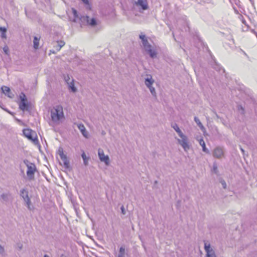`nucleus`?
<instances>
[{
    "label": "nucleus",
    "mask_w": 257,
    "mask_h": 257,
    "mask_svg": "<svg viewBox=\"0 0 257 257\" xmlns=\"http://www.w3.org/2000/svg\"><path fill=\"white\" fill-rule=\"evenodd\" d=\"M215 69L219 72H220L221 70H222L223 72H224V70L223 68H222L221 67H220V66H219V65H217V67L215 68Z\"/></svg>",
    "instance_id": "obj_36"
},
{
    "label": "nucleus",
    "mask_w": 257,
    "mask_h": 257,
    "mask_svg": "<svg viewBox=\"0 0 257 257\" xmlns=\"http://www.w3.org/2000/svg\"><path fill=\"white\" fill-rule=\"evenodd\" d=\"M1 89L3 92L9 97L12 98L14 96V95L11 92V90L9 87L4 86L2 87Z\"/></svg>",
    "instance_id": "obj_15"
},
{
    "label": "nucleus",
    "mask_w": 257,
    "mask_h": 257,
    "mask_svg": "<svg viewBox=\"0 0 257 257\" xmlns=\"http://www.w3.org/2000/svg\"><path fill=\"white\" fill-rule=\"evenodd\" d=\"M241 51L243 52V54H244L246 56L248 57V56H247V54L245 53V52L243 51L242 50H241Z\"/></svg>",
    "instance_id": "obj_45"
},
{
    "label": "nucleus",
    "mask_w": 257,
    "mask_h": 257,
    "mask_svg": "<svg viewBox=\"0 0 257 257\" xmlns=\"http://www.w3.org/2000/svg\"><path fill=\"white\" fill-rule=\"evenodd\" d=\"M135 5L140 7L143 10H146L148 8L147 0H137L135 2Z\"/></svg>",
    "instance_id": "obj_13"
},
{
    "label": "nucleus",
    "mask_w": 257,
    "mask_h": 257,
    "mask_svg": "<svg viewBox=\"0 0 257 257\" xmlns=\"http://www.w3.org/2000/svg\"><path fill=\"white\" fill-rule=\"evenodd\" d=\"M242 23L245 25V27L242 28L243 31H247L248 29V26L246 24L245 21L244 19L241 20Z\"/></svg>",
    "instance_id": "obj_28"
},
{
    "label": "nucleus",
    "mask_w": 257,
    "mask_h": 257,
    "mask_svg": "<svg viewBox=\"0 0 257 257\" xmlns=\"http://www.w3.org/2000/svg\"><path fill=\"white\" fill-rule=\"evenodd\" d=\"M220 183L221 184V185H222V187L224 189H226V182H225L224 180H221L220 181Z\"/></svg>",
    "instance_id": "obj_35"
},
{
    "label": "nucleus",
    "mask_w": 257,
    "mask_h": 257,
    "mask_svg": "<svg viewBox=\"0 0 257 257\" xmlns=\"http://www.w3.org/2000/svg\"><path fill=\"white\" fill-rule=\"evenodd\" d=\"M51 117L53 122L55 123H59L60 120L64 117L62 107L60 105H57L52 109Z\"/></svg>",
    "instance_id": "obj_1"
},
{
    "label": "nucleus",
    "mask_w": 257,
    "mask_h": 257,
    "mask_svg": "<svg viewBox=\"0 0 257 257\" xmlns=\"http://www.w3.org/2000/svg\"><path fill=\"white\" fill-rule=\"evenodd\" d=\"M2 38H3V39H6L7 38V36H6V32H2Z\"/></svg>",
    "instance_id": "obj_39"
},
{
    "label": "nucleus",
    "mask_w": 257,
    "mask_h": 257,
    "mask_svg": "<svg viewBox=\"0 0 257 257\" xmlns=\"http://www.w3.org/2000/svg\"><path fill=\"white\" fill-rule=\"evenodd\" d=\"M39 40H40V38H38L36 36L34 37V40H33V46H34V48L35 49H37L39 47Z\"/></svg>",
    "instance_id": "obj_22"
},
{
    "label": "nucleus",
    "mask_w": 257,
    "mask_h": 257,
    "mask_svg": "<svg viewBox=\"0 0 257 257\" xmlns=\"http://www.w3.org/2000/svg\"><path fill=\"white\" fill-rule=\"evenodd\" d=\"M154 81V80L152 78V76L151 75H147V78L145 79V84L146 86L149 88L152 86Z\"/></svg>",
    "instance_id": "obj_14"
},
{
    "label": "nucleus",
    "mask_w": 257,
    "mask_h": 257,
    "mask_svg": "<svg viewBox=\"0 0 257 257\" xmlns=\"http://www.w3.org/2000/svg\"><path fill=\"white\" fill-rule=\"evenodd\" d=\"M83 1V2L84 3V4H88V0H82Z\"/></svg>",
    "instance_id": "obj_40"
},
{
    "label": "nucleus",
    "mask_w": 257,
    "mask_h": 257,
    "mask_svg": "<svg viewBox=\"0 0 257 257\" xmlns=\"http://www.w3.org/2000/svg\"><path fill=\"white\" fill-rule=\"evenodd\" d=\"M0 31L1 32H6L7 29L5 27H0Z\"/></svg>",
    "instance_id": "obj_38"
},
{
    "label": "nucleus",
    "mask_w": 257,
    "mask_h": 257,
    "mask_svg": "<svg viewBox=\"0 0 257 257\" xmlns=\"http://www.w3.org/2000/svg\"><path fill=\"white\" fill-rule=\"evenodd\" d=\"M65 80L68 84L69 89H70L73 92H75L77 90V89L74 86L73 80H71L68 75L65 77Z\"/></svg>",
    "instance_id": "obj_12"
},
{
    "label": "nucleus",
    "mask_w": 257,
    "mask_h": 257,
    "mask_svg": "<svg viewBox=\"0 0 257 257\" xmlns=\"http://www.w3.org/2000/svg\"><path fill=\"white\" fill-rule=\"evenodd\" d=\"M64 45L65 42L63 41H58L56 42V45L54 47L57 51H59Z\"/></svg>",
    "instance_id": "obj_20"
},
{
    "label": "nucleus",
    "mask_w": 257,
    "mask_h": 257,
    "mask_svg": "<svg viewBox=\"0 0 257 257\" xmlns=\"http://www.w3.org/2000/svg\"><path fill=\"white\" fill-rule=\"evenodd\" d=\"M237 111L241 114H243L244 113V109L241 105L237 106Z\"/></svg>",
    "instance_id": "obj_27"
},
{
    "label": "nucleus",
    "mask_w": 257,
    "mask_h": 257,
    "mask_svg": "<svg viewBox=\"0 0 257 257\" xmlns=\"http://www.w3.org/2000/svg\"><path fill=\"white\" fill-rule=\"evenodd\" d=\"M179 137L181 139H177L178 144L183 148L185 152L188 151L190 148V146L189 144L187 137L184 134Z\"/></svg>",
    "instance_id": "obj_4"
},
{
    "label": "nucleus",
    "mask_w": 257,
    "mask_h": 257,
    "mask_svg": "<svg viewBox=\"0 0 257 257\" xmlns=\"http://www.w3.org/2000/svg\"><path fill=\"white\" fill-rule=\"evenodd\" d=\"M143 47L145 51L147 52V53L150 55V56L152 58H154L157 56V53L155 50L152 49V46L149 43V42H147L146 43H144L143 44Z\"/></svg>",
    "instance_id": "obj_8"
},
{
    "label": "nucleus",
    "mask_w": 257,
    "mask_h": 257,
    "mask_svg": "<svg viewBox=\"0 0 257 257\" xmlns=\"http://www.w3.org/2000/svg\"><path fill=\"white\" fill-rule=\"evenodd\" d=\"M44 257H49V255H47V254H45V255H44Z\"/></svg>",
    "instance_id": "obj_47"
},
{
    "label": "nucleus",
    "mask_w": 257,
    "mask_h": 257,
    "mask_svg": "<svg viewBox=\"0 0 257 257\" xmlns=\"http://www.w3.org/2000/svg\"><path fill=\"white\" fill-rule=\"evenodd\" d=\"M224 151L223 147H217L213 151V156L217 159H221L224 156Z\"/></svg>",
    "instance_id": "obj_9"
},
{
    "label": "nucleus",
    "mask_w": 257,
    "mask_h": 257,
    "mask_svg": "<svg viewBox=\"0 0 257 257\" xmlns=\"http://www.w3.org/2000/svg\"><path fill=\"white\" fill-rule=\"evenodd\" d=\"M200 145L202 147V151L207 154L209 153V150L206 148V145L203 139L201 137V138L197 139Z\"/></svg>",
    "instance_id": "obj_17"
},
{
    "label": "nucleus",
    "mask_w": 257,
    "mask_h": 257,
    "mask_svg": "<svg viewBox=\"0 0 257 257\" xmlns=\"http://www.w3.org/2000/svg\"><path fill=\"white\" fill-rule=\"evenodd\" d=\"M59 155L62 160H65L66 158H67V156L63 154L62 150L61 151H59Z\"/></svg>",
    "instance_id": "obj_32"
},
{
    "label": "nucleus",
    "mask_w": 257,
    "mask_h": 257,
    "mask_svg": "<svg viewBox=\"0 0 257 257\" xmlns=\"http://www.w3.org/2000/svg\"><path fill=\"white\" fill-rule=\"evenodd\" d=\"M21 102L19 103V108L23 111H29L28 104L27 103V100L24 93H22L20 95Z\"/></svg>",
    "instance_id": "obj_5"
},
{
    "label": "nucleus",
    "mask_w": 257,
    "mask_h": 257,
    "mask_svg": "<svg viewBox=\"0 0 257 257\" xmlns=\"http://www.w3.org/2000/svg\"><path fill=\"white\" fill-rule=\"evenodd\" d=\"M22 246H23V245H22V244H19V245H18V247H19V248L20 249H21L22 248Z\"/></svg>",
    "instance_id": "obj_41"
},
{
    "label": "nucleus",
    "mask_w": 257,
    "mask_h": 257,
    "mask_svg": "<svg viewBox=\"0 0 257 257\" xmlns=\"http://www.w3.org/2000/svg\"><path fill=\"white\" fill-rule=\"evenodd\" d=\"M1 197L4 201L8 202L11 199L12 196L10 193H6L2 194Z\"/></svg>",
    "instance_id": "obj_19"
},
{
    "label": "nucleus",
    "mask_w": 257,
    "mask_h": 257,
    "mask_svg": "<svg viewBox=\"0 0 257 257\" xmlns=\"http://www.w3.org/2000/svg\"><path fill=\"white\" fill-rule=\"evenodd\" d=\"M81 157L82 158V159L83 160V163H84V164L85 165V166H87L88 165V160H89V158L88 157H87L85 153L83 152L82 155H81Z\"/></svg>",
    "instance_id": "obj_25"
},
{
    "label": "nucleus",
    "mask_w": 257,
    "mask_h": 257,
    "mask_svg": "<svg viewBox=\"0 0 257 257\" xmlns=\"http://www.w3.org/2000/svg\"><path fill=\"white\" fill-rule=\"evenodd\" d=\"M23 162L27 167V175L29 180H33L34 179V174L37 171L36 165L27 159L24 160Z\"/></svg>",
    "instance_id": "obj_3"
},
{
    "label": "nucleus",
    "mask_w": 257,
    "mask_h": 257,
    "mask_svg": "<svg viewBox=\"0 0 257 257\" xmlns=\"http://www.w3.org/2000/svg\"><path fill=\"white\" fill-rule=\"evenodd\" d=\"M251 31L253 33L255 34L256 35V37H257V34H256V32H255L253 30H251Z\"/></svg>",
    "instance_id": "obj_43"
},
{
    "label": "nucleus",
    "mask_w": 257,
    "mask_h": 257,
    "mask_svg": "<svg viewBox=\"0 0 257 257\" xmlns=\"http://www.w3.org/2000/svg\"><path fill=\"white\" fill-rule=\"evenodd\" d=\"M139 37L142 40V42L143 44L144 43H146L147 42H148L146 36L143 34L142 33H141V34L140 35Z\"/></svg>",
    "instance_id": "obj_26"
},
{
    "label": "nucleus",
    "mask_w": 257,
    "mask_h": 257,
    "mask_svg": "<svg viewBox=\"0 0 257 257\" xmlns=\"http://www.w3.org/2000/svg\"><path fill=\"white\" fill-rule=\"evenodd\" d=\"M120 209H121V211L122 214H125V209H124V207L123 206H122L121 207Z\"/></svg>",
    "instance_id": "obj_37"
},
{
    "label": "nucleus",
    "mask_w": 257,
    "mask_h": 257,
    "mask_svg": "<svg viewBox=\"0 0 257 257\" xmlns=\"http://www.w3.org/2000/svg\"><path fill=\"white\" fill-rule=\"evenodd\" d=\"M23 134L24 136L30 140L33 141L34 142L35 140H37L36 133L31 129H24L23 130Z\"/></svg>",
    "instance_id": "obj_7"
},
{
    "label": "nucleus",
    "mask_w": 257,
    "mask_h": 257,
    "mask_svg": "<svg viewBox=\"0 0 257 257\" xmlns=\"http://www.w3.org/2000/svg\"><path fill=\"white\" fill-rule=\"evenodd\" d=\"M20 196L24 199V201L26 203L28 209L31 210V200L28 196V191L26 189H22L20 191Z\"/></svg>",
    "instance_id": "obj_10"
},
{
    "label": "nucleus",
    "mask_w": 257,
    "mask_h": 257,
    "mask_svg": "<svg viewBox=\"0 0 257 257\" xmlns=\"http://www.w3.org/2000/svg\"><path fill=\"white\" fill-rule=\"evenodd\" d=\"M96 21L94 18H89V22L87 23V25L90 26L91 27H94L96 25Z\"/></svg>",
    "instance_id": "obj_24"
},
{
    "label": "nucleus",
    "mask_w": 257,
    "mask_h": 257,
    "mask_svg": "<svg viewBox=\"0 0 257 257\" xmlns=\"http://www.w3.org/2000/svg\"><path fill=\"white\" fill-rule=\"evenodd\" d=\"M77 127H78V129L81 132L82 135L85 138H87L88 133H87V132L85 128L84 125L82 123H79L77 124Z\"/></svg>",
    "instance_id": "obj_16"
},
{
    "label": "nucleus",
    "mask_w": 257,
    "mask_h": 257,
    "mask_svg": "<svg viewBox=\"0 0 257 257\" xmlns=\"http://www.w3.org/2000/svg\"><path fill=\"white\" fill-rule=\"evenodd\" d=\"M62 161L63 162L65 167L66 168H68L69 166V162L67 158H66L65 160H62Z\"/></svg>",
    "instance_id": "obj_30"
},
{
    "label": "nucleus",
    "mask_w": 257,
    "mask_h": 257,
    "mask_svg": "<svg viewBox=\"0 0 257 257\" xmlns=\"http://www.w3.org/2000/svg\"><path fill=\"white\" fill-rule=\"evenodd\" d=\"M148 88L149 89L152 95L154 96H156V92L155 88L154 87H153L152 86H151L150 87H149Z\"/></svg>",
    "instance_id": "obj_29"
},
{
    "label": "nucleus",
    "mask_w": 257,
    "mask_h": 257,
    "mask_svg": "<svg viewBox=\"0 0 257 257\" xmlns=\"http://www.w3.org/2000/svg\"><path fill=\"white\" fill-rule=\"evenodd\" d=\"M212 171L215 174H217L218 172L217 166L215 163H214L213 165Z\"/></svg>",
    "instance_id": "obj_33"
},
{
    "label": "nucleus",
    "mask_w": 257,
    "mask_h": 257,
    "mask_svg": "<svg viewBox=\"0 0 257 257\" xmlns=\"http://www.w3.org/2000/svg\"><path fill=\"white\" fill-rule=\"evenodd\" d=\"M60 257H66L65 255L62 254L61 255Z\"/></svg>",
    "instance_id": "obj_44"
},
{
    "label": "nucleus",
    "mask_w": 257,
    "mask_h": 257,
    "mask_svg": "<svg viewBox=\"0 0 257 257\" xmlns=\"http://www.w3.org/2000/svg\"><path fill=\"white\" fill-rule=\"evenodd\" d=\"M3 109H4L5 110H6V111H7L8 112H9V113L10 114H12V112H11L10 111H9L8 109H5V108H3Z\"/></svg>",
    "instance_id": "obj_42"
},
{
    "label": "nucleus",
    "mask_w": 257,
    "mask_h": 257,
    "mask_svg": "<svg viewBox=\"0 0 257 257\" xmlns=\"http://www.w3.org/2000/svg\"><path fill=\"white\" fill-rule=\"evenodd\" d=\"M204 249L206 252V257H216L214 251L211 248L209 243H204Z\"/></svg>",
    "instance_id": "obj_11"
},
{
    "label": "nucleus",
    "mask_w": 257,
    "mask_h": 257,
    "mask_svg": "<svg viewBox=\"0 0 257 257\" xmlns=\"http://www.w3.org/2000/svg\"><path fill=\"white\" fill-rule=\"evenodd\" d=\"M72 12L73 14V18L69 17L70 20L73 22H77L78 21H80L81 22V25H87V23L89 22V17L87 16H83L79 17L77 11L74 9L72 8Z\"/></svg>",
    "instance_id": "obj_2"
},
{
    "label": "nucleus",
    "mask_w": 257,
    "mask_h": 257,
    "mask_svg": "<svg viewBox=\"0 0 257 257\" xmlns=\"http://www.w3.org/2000/svg\"><path fill=\"white\" fill-rule=\"evenodd\" d=\"M98 155L101 162H103L106 166H108L109 165V158L108 155H105L102 149L99 148L98 150Z\"/></svg>",
    "instance_id": "obj_6"
},
{
    "label": "nucleus",
    "mask_w": 257,
    "mask_h": 257,
    "mask_svg": "<svg viewBox=\"0 0 257 257\" xmlns=\"http://www.w3.org/2000/svg\"><path fill=\"white\" fill-rule=\"evenodd\" d=\"M6 255L4 247L0 245V255L1 256H5Z\"/></svg>",
    "instance_id": "obj_31"
},
{
    "label": "nucleus",
    "mask_w": 257,
    "mask_h": 257,
    "mask_svg": "<svg viewBox=\"0 0 257 257\" xmlns=\"http://www.w3.org/2000/svg\"><path fill=\"white\" fill-rule=\"evenodd\" d=\"M127 254L125 253L124 246H121L119 248L117 257H127Z\"/></svg>",
    "instance_id": "obj_18"
},
{
    "label": "nucleus",
    "mask_w": 257,
    "mask_h": 257,
    "mask_svg": "<svg viewBox=\"0 0 257 257\" xmlns=\"http://www.w3.org/2000/svg\"><path fill=\"white\" fill-rule=\"evenodd\" d=\"M172 127L175 130V131L177 133L179 136H180L181 135L184 134L180 128L179 127L178 125L176 123H174L172 125Z\"/></svg>",
    "instance_id": "obj_21"
},
{
    "label": "nucleus",
    "mask_w": 257,
    "mask_h": 257,
    "mask_svg": "<svg viewBox=\"0 0 257 257\" xmlns=\"http://www.w3.org/2000/svg\"><path fill=\"white\" fill-rule=\"evenodd\" d=\"M240 150H241V152H242V153H244V150H243V149H242L241 148H240Z\"/></svg>",
    "instance_id": "obj_46"
},
{
    "label": "nucleus",
    "mask_w": 257,
    "mask_h": 257,
    "mask_svg": "<svg viewBox=\"0 0 257 257\" xmlns=\"http://www.w3.org/2000/svg\"><path fill=\"white\" fill-rule=\"evenodd\" d=\"M194 121L202 131L205 129L204 126L197 117H194Z\"/></svg>",
    "instance_id": "obj_23"
},
{
    "label": "nucleus",
    "mask_w": 257,
    "mask_h": 257,
    "mask_svg": "<svg viewBox=\"0 0 257 257\" xmlns=\"http://www.w3.org/2000/svg\"><path fill=\"white\" fill-rule=\"evenodd\" d=\"M3 51L6 54L8 55L9 51V47L7 46H4L3 48Z\"/></svg>",
    "instance_id": "obj_34"
}]
</instances>
